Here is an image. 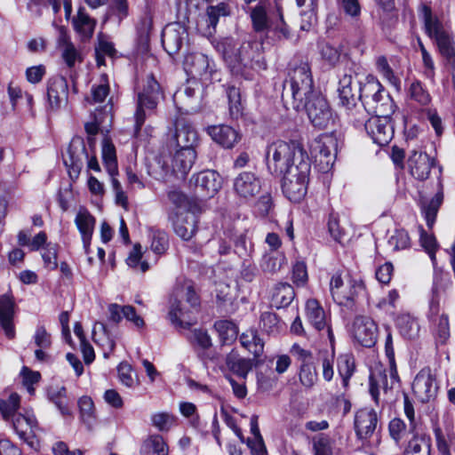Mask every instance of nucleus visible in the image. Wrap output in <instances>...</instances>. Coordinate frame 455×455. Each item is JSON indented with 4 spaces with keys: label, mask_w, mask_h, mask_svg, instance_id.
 Masks as SVG:
<instances>
[{
    "label": "nucleus",
    "mask_w": 455,
    "mask_h": 455,
    "mask_svg": "<svg viewBox=\"0 0 455 455\" xmlns=\"http://www.w3.org/2000/svg\"><path fill=\"white\" fill-rule=\"evenodd\" d=\"M217 50L232 76L237 78L251 80L255 71L267 68L261 39L249 36L243 42H237L226 37L218 43Z\"/></svg>",
    "instance_id": "obj_1"
},
{
    "label": "nucleus",
    "mask_w": 455,
    "mask_h": 455,
    "mask_svg": "<svg viewBox=\"0 0 455 455\" xmlns=\"http://www.w3.org/2000/svg\"><path fill=\"white\" fill-rule=\"evenodd\" d=\"M252 28L256 33H265V38L272 44L291 40L292 31L283 19L282 6L276 3L274 9H267L259 3L250 11Z\"/></svg>",
    "instance_id": "obj_2"
},
{
    "label": "nucleus",
    "mask_w": 455,
    "mask_h": 455,
    "mask_svg": "<svg viewBox=\"0 0 455 455\" xmlns=\"http://www.w3.org/2000/svg\"><path fill=\"white\" fill-rule=\"evenodd\" d=\"M265 160L267 171L276 177H281L291 169L299 167L302 160L310 163L308 155L300 143L281 140L267 145Z\"/></svg>",
    "instance_id": "obj_3"
},
{
    "label": "nucleus",
    "mask_w": 455,
    "mask_h": 455,
    "mask_svg": "<svg viewBox=\"0 0 455 455\" xmlns=\"http://www.w3.org/2000/svg\"><path fill=\"white\" fill-rule=\"evenodd\" d=\"M315 92L310 68L307 63H300L290 69L283 83L282 100L288 107L300 110L303 102L313 97Z\"/></svg>",
    "instance_id": "obj_4"
},
{
    "label": "nucleus",
    "mask_w": 455,
    "mask_h": 455,
    "mask_svg": "<svg viewBox=\"0 0 455 455\" xmlns=\"http://www.w3.org/2000/svg\"><path fill=\"white\" fill-rule=\"evenodd\" d=\"M360 106L365 115L380 114L391 116L395 111L394 101L388 92L373 76H368L359 88Z\"/></svg>",
    "instance_id": "obj_5"
},
{
    "label": "nucleus",
    "mask_w": 455,
    "mask_h": 455,
    "mask_svg": "<svg viewBox=\"0 0 455 455\" xmlns=\"http://www.w3.org/2000/svg\"><path fill=\"white\" fill-rule=\"evenodd\" d=\"M451 284L449 278L435 277L434 280L427 317L431 323L432 331L439 344H445L450 338L448 315L441 313L440 301L448 286Z\"/></svg>",
    "instance_id": "obj_6"
},
{
    "label": "nucleus",
    "mask_w": 455,
    "mask_h": 455,
    "mask_svg": "<svg viewBox=\"0 0 455 455\" xmlns=\"http://www.w3.org/2000/svg\"><path fill=\"white\" fill-rule=\"evenodd\" d=\"M361 84L357 76L345 74L339 79L338 88L340 104L346 108L350 122L355 126L362 125L366 117L365 111L358 104Z\"/></svg>",
    "instance_id": "obj_7"
},
{
    "label": "nucleus",
    "mask_w": 455,
    "mask_h": 455,
    "mask_svg": "<svg viewBox=\"0 0 455 455\" xmlns=\"http://www.w3.org/2000/svg\"><path fill=\"white\" fill-rule=\"evenodd\" d=\"M163 92L159 83L153 75L148 76L141 92L138 93L137 109L134 115V134L138 135L146 120L145 109L153 110L156 108Z\"/></svg>",
    "instance_id": "obj_8"
},
{
    "label": "nucleus",
    "mask_w": 455,
    "mask_h": 455,
    "mask_svg": "<svg viewBox=\"0 0 455 455\" xmlns=\"http://www.w3.org/2000/svg\"><path fill=\"white\" fill-rule=\"evenodd\" d=\"M311 162H300V165L281 175L282 189L290 201L299 202L307 194Z\"/></svg>",
    "instance_id": "obj_9"
},
{
    "label": "nucleus",
    "mask_w": 455,
    "mask_h": 455,
    "mask_svg": "<svg viewBox=\"0 0 455 455\" xmlns=\"http://www.w3.org/2000/svg\"><path fill=\"white\" fill-rule=\"evenodd\" d=\"M300 109H305L310 123L315 128L326 129L334 121L331 108L321 92H315L312 98L303 102Z\"/></svg>",
    "instance_id": "obj_10"
},
{
    "label": "nucleus",
    "mask_w": 455,
    "mask_h": 455,
    "mask_svg": "<svg viewBox=\"0 0 455 455\" xmlns=\"http://www.w3.org/2000/svg\"><path fill=\"white\" fill-rule=\"evenodd\" d=\"M338 140L332 134H322L311 146V153L322 172H329L334 164Z\"/></svg>",
    "instance_id": "obj_11"
},
{
    "label": "nucleus",
    "mask_w": 455,
    "mask_h": 455,
    "mask_svg": "<svg viewBox=\"0 0 455 455\" xmlns=\"http://www.w3.org/2000/svg\"><path fill=\"white\" fill-rule=\"evenodd\" d=\"M373 115V116L368 119L366 116L362 124H364L367 133L374 143L379 146H386L394 136V128L390 122V116Z\"/></svg>",
    "instance_id": "obj_12"
},
{
    "label": "nucleus",
    "mask_w": 455,
    "mask_h": 455,
    "mask_svg": "<svg viewBox=\"0 0 455 455\" xmlns=\"http://www.w3.org/2000/svg\"><path fill=\"white\" fill-rule=\"evenodd\" d=\"M231 14V7L227 2H221L217 5H210L206 8L205 13L197 20L198 32L210 37L216 32V27L220 17H227Z\"/></svg>",
    "instance_id": "obj_13"
},
{
    "label": "nucleus",
    "mask_w": 455,
    "mask_h": 455,
    "mask_svg": "<svg viewBox=\"0 0 455 455\" xmlns=\"http://www.w3.org/2000/svg\"><path fill=\"white\" fill-rule=\"evenodd\" d=\"M185 70L193 76L211 80L216 78L215 64L205 54L201 52L191 53L186 56L184 61Z\"/></svg>",
    "instance_id": "obj_14"
},
{
    "label": "nucleus",
    "mask_w": 455,
    "mask_h": 455,
    "mask_svg": "<svg viewBox=\"0 0 455 455\" xmlns=\"http://www.w3.org/2000/svg\"><path fill=\"white\" fill-rule=\"evenodd\" d=\"M353 338L363 347H371L378 338L376 323L369 316L358 315L355 318L352 326Z\"/></svg>",
    "instance_id": "obj_15"
},
{
    "label": "nucleus",
    "mask_w": 455,
    "mask_h": 455,
    "mask_svg": "<svg viewBox=\"0 0 455 455\" xmlns=\"http://www.w3.org/2000/svg\"><path fill=\"white\" fill-rule=\"evenodd\" d=\"M12 424L19 437L28 443L31 448L36 449L37 441L35 438L34 428L36 427V419L31 411H25L24 413L13 414Z\"/></svg>",
    "instance_id": "obj_16"
},
{
    "label": "nucleus",
    "mask_w": 455,
    "mask_h": 455,
    "mask_svg": "<svg viewBox=\"0 0 455 455\" xmlns=\"http://www.w3.org/2000/svg\"><path fill=\"white\" fill-rule=\"evenodd\" d=\"M414 395L420 403H428L437 394V385L429 368H423L412 382Z\"/></svg>",
    "instance_id": "obj_17"
},
{
    "label": "nucleus",
    "mask_w": 455,
    "mask_h": 455,
    "mask_svg": "<svg viewBox=\"0 0 455 455\" xmlns=\"http://www.w3.org/2000/svg\"><path fill=\"white\" fill-rule=\"evenodd\" d=\"M190 182L195 186V192L202 198L212 197L221 188V178L214 171L206 170L194 175Z\"/></svg>",
    "instance_id": "obj_18"
},
{
    "label": "nucleus",
    "mask_w": 455,
    "mask_h": 455,
    "mask_svg": "<svg viewBox=\"0 0 455 455\" xmlns=\"http://www.w3.org/2000/svg\"><path fill=\"white\" fill-rule=\"evenodd\" d=\"M233 189L239 198L248 201L260 192L261 181L254 172H242L234 179Z\"/></svg>",
    "instance_id": "obj_19"
},
{
    "label": "nucleus",
    "mask_w": 455,
    "mask_h": 455,
    "mask_svg": "<svg viewBox=\"0 0 455 455\" xmlns=\"http://www.w3.org/2000/svg\"><path fill=\"white\" fill-rule=\"evenodd\" d=\"M85 159H88V153L84 140L80 138L73 139L64 156V164L69 168L71 177L73 173L76 178L78 177Z\"/></svg>",
    "instance_id": "obj_20"
},
{
    "label": "nucleus",
    "mask_w": 455,
    "mask_h": 455,
    "mask_svg": "<svg viewBox=\"0 0 455 455\" xmlns=\"http://www.w3.org/2000/svg\"><path fill=\"white\" fill-rule=\"evenodd\" d=\"M47 98L52 109H59L66 106L68 99V85L62 76L51 77L47 82Z\"/></svg>",
    "instance_id": "obj_21"
},
{
    "label": "nucleus",
    "mask_w": 455,
    "mask_h": 455,
    "mask_svg": "<svg viewBox=\"0 0 455 455\" xmlns=\"http://www.w3.org/2000/svg\"><path fill=\"white\" fill-rule=\"evenodd\" d=\"M188 37L186 28L180 23L167 25L162 32V44L164 50L170 54L177 53L185 39Z\"/></svg>",
    "instance_id": "obj_22"
},
{
    "label": "nucleus",
    "mask_w": 455,
    "mask_h": 455,
    "mask_svg": "<svg viewBox=\"0 0 455 455\" xmlns=\"http://www.w3.org/2000/svg\"><path fill=\"white\" fill-rule=\"evenodd\" d=\"M408 164L411 174L419 180H426L430 174V171L436 164L435 157L427 153L413 150L409 156Z\"/></svg>",
    "instance_id": "obj_23"
},
{
    "label": "nucleus",
    "mask_w": 455,
    "mask_h": 455,
    "mask_svg": "<svg viewBox=\"0 0 455 455\" xmlns=\"http://www.w3.org/2000/svg\"><path fill=\"white\" fill-rule=\"evenodd\" d=\"M307 317L309 323L318 331L326 332L331 345L334 343V335L331 326L328 324L323 308L316 299H311L306 304Z\"/></svg>",
    "instance_id": "obj_24"
},
{
    "label": "nucleus",
    "mask_w": 455,
    "mask_h": 455,
    "mask_svg": "<svg viewBox=\"0 0 455 455\" xmlns=\"http://www.w3.org/2000/svg\"><path fill=\"white\" fill-rule=\"evenodd\" d=\"M378 424V415L373 409L363 408L355 413V429L360 439H368L372 435Z\"/></svg>",
    "instance_id": "obj_25"
},
{
    "label": "nucleus",
    "mask_w": 455,
    "mask_h": 455,
    "mask_svg": "<svg viewBox=\"0 0 455 455\" xmlns=\"http://www.w3.org/2000/svg\"><path fill=\"white\" fill-rule=\"evenodd\" d=\"M207 132L217 144L224 148H233L241 140L239 132L226 124L209 126Z\"/></svg>",
    "instance_id": "obj_26"
},
{
    "label": "nucleus",
    "mask_w": 455,
    "mask_h": 455,
    "mask_svg": "<svg viewBox=\"0 0 455 455\" xmlns=\"http://www.w3.org/2000/svg\"><path fill=\"white\" fill-rule=\"evenodd\" d=\"M14 307L15 302L11 296L8 294L0 296V327L9 339H14L16 335L13 323Z\"/></svg>",
    "instance_id": "obj_27"
},
{
    "label": "nucleus",
    "mask_w": 455,
    "mask_h": 455,
    "mask_svg": "<svg viewBox=\"0 0 455 455\" xmlns=\"http://www.w3.org/2000/svg\"><path fill=\"white\" fill-rule=\"evenodd\" d=\"M75 224L81 235L84 249L89 253L94 232L96 219L85 208H80L75 218Z\"/></svg>",
    "instance_id": "obj_28"
},
{
    "label": "nucleus",
    "mask_w": 455,
    "mask_h": 455,
    "mask_svg": "<svg viewBox=\"0 0 455 455\" xmlns=\"http://www.w3.org/2000/svg\"><path fill=\"white\" fill-rule=\"evenodd\" d=\"M196 157L195 148L177 149L172 159V172L179 179H184L192 168Z\"/></svg>",
    "instance_id": "obj_29"
},
{
    "label": "nucleus",
    "mask_w": 455,
    "mask_h": 455,
    "mask_svg": "<svg viewBox=\"0 0 455 455\" xmlns=\"http://www.w3.org/2000/svg\"><path fill=\"white\" fill-rule=\"evenodd\" d=\"M194 311L196 309H187L180 301L174 300L171 304L169 318L173 324L187 329L196 323Z\"/></svg>",
    "instance_id": "obj_30"
},
{
    "label": "nucleus",
    "mask_w": 455,
    "mask_h": 455,
    "mask_svg": "<svg viewBox=\"0 0 455 455\" xmlns=\"http://www.w3.org/2000/svg\"><path fill=\"white\" fill-rule=\"evenodd\" d=\"M174 140L176 146L180 149L194 148V145L197 140V133L184 119L177 120L175 123Z\"/></svg>",
    "instance_id": "obj_31"
},
{
    "label": "nucleus",
    "mask_w": 455,
    "mask_h": 455,
    "mask_svg": "<svg viewBox=\"0 0 455 455\" xmlns=\"http://www.w3.org/2000/svg\"><path fill=\"white\" fill-rule=\"evenodd\" d=\"M345 14L351 18L355 36L361 39L364 34V28L360 20L361 4L358 0H338Z\"/></svg>",
    "instance_id": "obj_32"
},
{
    "label": "nucleus",
    "mask_w": 455,
    "mask_h": 455,
    "mask_svg": "<svg viewBox=\"0 0 455 455\" xmlns=\"http://www.w3.org/2000/svg\"><path fill=\"white\" fill-rule=\"evenodd\" d=\"M443 202V188L441 180H438V190L428 201L422 204V213L424 214L427 226L432 228L437 216L440 206Z\"/></svg>",
    "instance_id": "obj_33"
},
{
    "label": "nucleus",
    "mask_w": 455,
    "mask_h": 455,
    "mask_svg": "<svg viewBox=\"0 0 455 455\" xmlns=\"http://www.w3.org/2000/svg\"><path fill=\"white\" fill-rule=\"evenodd\" d=\"M48 400L52 403L63 416L70 415V399L63 386L51 385L46 389Z\"/></svg>",
    "instance_id": "obj_34"
},
{
    "label": "nucleus",
    "mask_w": 455,
    "mask_h": 455,
    "mask_svg": "<svg viewBox=\"0 0 455 455\" xmlns=\"http://www.w3.org/2000/svg\"><path fill=\"white\" fill-rule=\"evenodd\" d=\"M422 19L424 23V31L427 36L434 40L439 35L446 31L443 22L437 16L434 15L432 10L427 5H423L421 8Z\"/></svg>",
    "instance_id": "obj_35"
},
{
    "label": "nucleus",
    "mask_w": 455,
    "mask_h": 455,
    "mask_svg": "<svg viewBox=\"0 0 455 455\" xmlns=\"http://www.w3.org/2000/svg\"><path fill=\"white\" fill-rule=\"evenodd\" d=\"M295 297L293 287L287 283H280L274 288L271 303L276 308L288 307Z\"/></svg>",
    "instance_id": "obj_36"
},
{
    "label": "nucleus",
    "mask_w": 455,
    "mask_h": 455,
    "mask_svg": "<svg viewBox=\"0 0 455 455\" xmlns=\"http://www.w3.org/2000/svg\"><path fill=\"white\" fill-rule=\"evenodd\" d=\"M225 362L228 369L242 379H245L252 368L251 359L241 357L234 351L227 355Z\"/></svg>",
    "instance_id": "obj_37"
},
{
    "label": "nucleus",
    "mask_w": 455,
    "mask_h": 455,
    "mask_svg": "<svg viewBox=\"0 0 455 455\" xmlns=\"http://www.w3.org/2000/svg\"><path fill=\"white\" fill-rule=\"evenodd\" d=\"M75 30L84 39L91 38L93 35L96 21L92 19L84 7H79L77 15L73 19Z\"/></svg>",
    "instance_id": "obj_38"
},
{
    "label": "nucleus",
    "mask_w": 455,
    "mask_h": 455,
    "mask_svg": "<svg viewBox=\"0 0 455 455\" xmlns=\"http://www.w3.org/2000/svg\"><path fill=\"white\" fill-rule=\"evenodd\" d=\"M431 438L427 435L415 434L409 441L403 455H430Z\"/></svg>",
    "instance_id": "obj_39"
},
{
    "label": "nucleus",
    "mask_w": 455,
    "mask_h": 455,
    "mask_svg": "<svg viewBox=\"0 0 455 455\" xmlns=\"http://www.w3.org/2000/svg\"><path fill=\"white\" fill-rule=\"evenodd\" d=\"M169 448L163 436L152 435L142 443L140 455H168Z\"/></svg>",
    "instance_id": "obj_40"
},
{
    "label": "nucleus",
    "mask_w": 455,
    "mask_h": 455,
    "mask_svg": "<svg viewBox=\"0 0 455 455\" xmlns=\"http://www.w3.org/2000/svg\"><path fill=\"white\" fill-rule=\"evenodd\" d=\"M241 345L251 353L255 357H259L263 353L264 342L259 337L258 331L249 329L240 336Z\"/></svg>",
    "instance_id": "obj_41"
},
{
    "label": "nucleus",
    "mask_w": 455,
    "mask_h": 455,
    "mask_svg": "<svg viewBox=\"0 0 455 455\" xmlns=\"http://www.w3.org/2000/svg\"><path fill=\"white\" fill-rule=\"evenodd\" d=\"M337 369L342 379L344 387H347L349 380L355 371L354 355L351 353L341 354L337 359Z\"/></svg>",
    "instance_id": "obj_42"
},
{
    "label": "nucleus",
    "mask_w": 455,
    "mask_h": 455,
    "mask_svg": "<svg viewBox=\"0 0 455 455\" xmlns=\"http://www.w3.org/2000/svg\"><path fill=\"white\" fill-rule=\"evenodd\" d=\"M93 339L96 343H100L104 348V356L108 357L109 354L112 353L116 347V341L110 335L108 327L103 323H96L93 327Z\"/></svg>",
    "instance_id": "obj_43"
},
{
    "label": "nucleus",
    "mask_w": 455,
    "mask_h": 455,
    "mask_svg": "<svg viewBox=\"0 0 455 455\" xmlns=\"http://www.w3.org/2000/svg\"><path fill=\"white\" fill-rule=\"evenodd\" d=\"M396 327L405 339H414L418 336L419 326L417 320L408 314H403L396 318Z\"/></svg>",
    "instance_id": "obj_44"
},
{
    "label": "nucleus",
    "mask_w": 455,
    "mask_h": 455,
    "mask_svg": "<svg viewBox=\"0 0 455 455\" xmlns=\"http://www.w3.org/2000/svg\"><path fill=\"white\" fill-rule=\"evenodd\" d=\"M436 446L441 455H451V448L455 443V435L451 431H443L440 427L434 428Z\"/></svg>",
    "instance_id": "obj_45"
},
{
    "label": "nucleus",
    "mask_w": 455,
    "mask_h": 455,
    "mask_svg": "<svg viewBox=\"0 0 455 455\" xmlns=\"http://www.w3.org/2000/svg\"><path fill=\"white\" fill-rule=\"evenodd\" d=\"M346 285L339 290L346 296L342 298L332 296L333 299L339 305L346 304V301L354 300L355 297L364 288L361 281L353 280L348 275L346 276Z\"/></svg>",
    "instance_id": "obj_46"
},
{
    "label": "nucleus",
    "mask_w": 455,
    "mask_h": 455,
    "mask_svg": "<svg viewBox=\"0 0 455 455\" xmlns=\"http://www.w3.org/2000/svg\"><path fill=\"white\" fill-rule=\"evenodd\" d=\"M214 328L219 333L222 344H230L235 340L238 333L236 325L228 320L217 321Z\"/></svg>",
    "instance_id": "obj_47"
},
{
    "label": "nucleus",
    "mask_w": 455,
    "mask_h": 455,
    "mask_svg": "<svg viewBox=\"0 0 455 455\" xmlns=\"http://www.w3.org/2000/svg\"><path fill=\"white\" fill-rule=\"evenodd\" d=\"M284 265H286V258L283 253L265 254L260 264L261 269L265 273L275 274Z\"/></svg>",
    "instance_id": "obj_48"
},
{
    "label": "nucleus",
    "mask_w": 455,
    "mask_h": 455,
    "mask_svg": "<svg viewBox=\"0 0 455 455\" xmlns=\"http://www.w3.org/2000/svg\"><path fill=\"white\" fill-rule=\"evenodd\" d=\"M196 230V219L194 215L186 218L183 221H177L174 224L175 233L186 241L190 240Z\"/></svg>",
    "instance_id": "obj_49"
},
{
    "label": "nucleus",
    "mask_w": 455,
    "mask_h": 455,
    "mask_svg": "<svg viewBox=\"0 0 455 455\" xmlns=\"http://www.w3.org/2000/svg\"><path fill=\"white\" fill-rule=\"evenodd\" d=\"M102 158L108 172L110 176L117 174V164L115 146L104 140L102 145Z\"/></svg>",
    "instance_id": "obj_50"
},
{
    "label": "nucleus",
    "mask_w": 455,
    "mask_h": 455,
    "mask_svg": "<svg viewBox=\"0 0 455 455\" xmlns=\"http://www.w3.org/2000/svg\"><path fill=\"white\" fill-rule=\"evenodd\" d=\"M296 4L300 8H306V10L300 12V16L302 17L300 28L302 30H308L315 20V0H296Z\"/></svg>",
    "instance_id": "obj_51"
},
{
    "label": "nucleus",
    "mask_w": 455,
    "mask_h": 455,
    "mask_svg": "<svg viewBox=\"0 0 455 455\" xmlns=\"http://www.w3.org/2000/svg\"><path fill=\"white\" fill-rule=\"evenodd\" d=\"M434 41L437 45L439 52L443 57L450 60L455 56V42L447 30L439 35Z\"/></svg>",
    "instance_id": "obj_52"
},
{
    "label": "nucleus",
    "mask_w": 455,
    "mask_h": 455,
    "mask_svg": "<svg viewBox=\"0 0 455 455\" xmlns=\"http://www.w3.org/2000/svg\"><path fill=\"white\" fill-rule=\"evenodd\" d=\"M227 96L231 117L238 118L242 115L243 110L240 90L235 86H228Z\"/></svg>",
    "instance_id": "obj_53"
},
{
    "label": "nucleus",
    "mask_w": 455,
    "mask_h": 455,
    "mask_svg": "<svg viewBox=\"0 0 455 455\" xmlns=\"http://www.w3.org/2000/svg\"><path fill=\"white\" fill-rule=\"evenodd\" d=\"M20 407V395L12 393L7 399L0 400V412L4 419H12L13 414H18L16 411Z\"/></svg>",
    "instance_id": "obj_54"
},
{
    "label": "nucleus",
    "mask_w": 455,
    "mask_h": 455,
    "mask_svg": "<svg viewBox=\"0 0 455 455\" xmlns=\"http://www.w3.org/2000/svg\"><path fill=\"white\" fill-rule=\"evenodd\" d=\"M150 239V248L156 254H164L169 247L168 235L163 230H151Z\"/></svg>",
    "instance_id": "obj_55"
},
{
    "label": "nucleus",
    "mask_w": 455,
    "mask_h": 455,
    "mask_svg": "<svg viewBox=\"0 0 455 455\" xmlns=\"http://www.w3.org/2000/svg\"><path fill=\"white\" fill-rule=\"evenodd\" d=\"M419 242L421 246L429 255L433 265L436 263L435 252L438 248V244L435 237L433 235L427 234L422 228H420Z\"/></svg>",
    "instance_id": "obj_56"
},
{
    "label": "nucleus",
    "mask_w": 455,
    "mask_h": 455,
    "mask_svg": "<svg viewBox=\"0 0 455 455\" xmlns=\"http://www.w3.org/2000/svg\"><path fill=\"white\" fill-rule=\"evenodd\" d=\"M388 433L391 439L399 444L400 442L406 436L407 427L403 420L399 418H395L390 420L388 424Z\"/></svg>",
    "instance_id": "obj_57"
},
{
    "label": "nucleus",
    "mask_w": 455,
    "mask_h": 455,
    "mask_svg": "<svg viewBox=\"0 0 455 455\" xmlns=\"http://www.w3.org/2000/svg\"><path fill=\"white\" fill-rule=\"evenodd\" d=\"M141 257V245L140 243H136L126 259V263L130 267L139 268L141 273H145L148 270L149 266L147 261H140Z\"/></svg>",
    "instance_id": "obj_58"
},
{
    "label": "nucleus",
    "mask_w": 455,
    "mask_h": 455,
    "mask_svg": "<svg viewBox=\"0 0 455 455\" xmlns=\"http://www.w3.org/2000/svg\"><path fill=\"white\" fill-rule=\"evenodd\" d=\"M315 455H334L333 442L326 435H321L313 442Z\"/></svg>",
    "instance_id": "obj_59"
},
{
    "label": "nucleus",
    "mask_w": 455,
    "mask_h": 455,
    "mask_svg": "<svg viewBox=\"0 0 455 455\" xmlns=\"http://www.w3.org/2000/svg\"><path fill=\"white\" fill-rule=\"evenodd\" d=\"M409 92L411 98L420 105L426 106L430 102L431 97L419 81L413 82Z\"/></svg>",
    "instance_id": "obj_60"
},
{
    "label": "nucleus",
    "mask_w": 455,
    "mask_h": 455,
    "mask_svg": "<svg viewBox=\"0 0 455 455\" xmlns=\"http://www.w3.org/2000/svg\"><path fill=\"white\" fill-rule=\"evenodd\" d=\"M175 417L169 412H157L151 416L152 425L159 431H168L173 425Z\"/></svg>",
    "instance_id": "obj_61"
},
{
    "label": "nucleus",
    "mask_w": 455,
    "mask_h": 455,
    "mask_svg": "<svg viewBox=\"0 0 455 455\" xmlns=\"http://www.w3.org/2000/svg\"><path fill=\"white\" fill-rule=\"evenodd\" d=\"M317 379V374L311 363H301L299 370V380L306 387H311Z\"/></svg>",
    "instance_id": "obj_62"
},
{
    "label": "nucleus",
    "mask_w": 455,
    "mask_h": 455,
    "mask_svg": "<svg viewBox=\"0 0 455 455\" xmlns=\"http://www.w3.org/2000/svg\"><path fill=\"white\" fill-rule=\"evenodd\" d=\"M388 243L395 251L406 249L410 246L409 235L403 229L395 230L388 239Z\"/></svg>",
    "instance_id": "obj_63"
},
{
    "label": "nucleus",
    "mask_w": 455,
    "mask_h": 455,
    "mask_svg": "<svg viewBox=\"0 0 455 455\" xmlns=\"http://www.w3.org/2000/svg\"><path fill=\"white\" fill-rule=\"evenodd\" d=\"M61 56L68 68H73L76 61L82 62L83 57L79 50L74 44H68L66 48L61 50Z\"/></svg>",
    "instance_id": "obj_64"
}]
</instances>
